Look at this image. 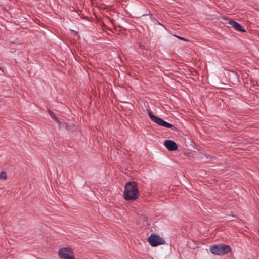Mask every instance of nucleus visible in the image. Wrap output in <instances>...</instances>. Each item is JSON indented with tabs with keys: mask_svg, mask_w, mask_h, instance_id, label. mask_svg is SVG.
Returning a JSON list of instances; mask_svg holds the SVG:
<instances>
[{
	"mask_svg": "<svg viewBox=\"0 0 259 259\" xmlns=\"http://www.w3.org/2000/svg\"><path fill=\"white\" fill-rule=\"evenodd\" d=\"M139 195L137 184L135 182H128L125 185L124 197L127 200H135Z\"/></svg>",
	"mask_w": 259,
	"mask_h": 259,
	"instance_id": "1",
	"label": "nucleus"
},
{
	"mask_svg": "<svg viewBox=\"0 0 259 259\" xmlns=\"http://www.w3.org/2000/svg\"><path fill=\"white\" fill-rule=\"evenodd\" d=\"M231 248L229 245L225 244H218L211 246L209 250L214 255H223L231 251Z\"/></svg>",
	"mask_w": 259,
	"mask_h": 259,
	"instance_id": "2",
	"label": "nucleus"
},
{
	"mask_svg": "<svg viewBox=\"0 0 259 259\" xmlns=\"http://www.w3.org/2000/svg\"><path fill=\"white\" fill-rule=\"evenodd\" d=\"M148 114L150 118L158 125L168 128H171L173 130L176 129V127H175L172 124L169 123L164 121L162 119L154 115L151 111H148Z\"/></svg>",
	"mask_w": 259,
	"mask_h": 259,
	"instance_id": "3",
	"label": "nucleus"
},
{
	"mask_svg": "<svg viewBox=\"0 0 259 259\" xmlns=\"http://www.w3.org/2000/svg\"><path fill=\"white\" fill-rule=\"evenodd\" d=\"M148 242L152 246H157L165 244L164 239L156 234H151L148 238Z\"/></svg>",
	"mask_w": 259,
	"mask_h": 259,
	"instance_id": "4",
	"label": "nucleus"
},
{
	"mask_svg": "<svg viewBox=\"0 0 259 259\" xmlns=\"http://www.w3.org/2000/svg\"><path fill=\"white\" fill-rule=\"evenodd\" d=\"M61 259H75L73 252L70 248H63L59 251Z\"/></svg>",
	"mask_w": 259,
	"mask_h": 259,
	"instance_id": "5",
	"label": "nucleus"
},
{
	"mask_svg": "<svg viewBox=\"0 0 259 259\" xmlns=\"http://www.w3.org/2000/svg\"><path fill=\"white\" fill-rule=\"evenodd\" d=\"M165 147L170 151H173L177 150L178 146L176 143L172 140H165L164 142Z\"/></svg>",
	"mask_w": 259,
	"mask_h": 259,
	"instance_id": "6",
	"label": "nucleus"
},
{
	"mask_svg": "<svg viewBox=\"0 0 259 259\" xmlns=\"http://www.w3.org/2000/svg\"><path fill=\"white\" fill-rule=\"evenodd\" d=\"M230 25L233 27L236 30L240 31V32H245V30L242 28L241 25H240L238 23L233 21V20H229L228 23Z\"/></svg>",
	"mask_w": 259,
	"mask_h": 259,
	"instance_id": "7",
	"label": "nucleus"
},
{
	"mask_svg": "<svg viewBox=\"0 0 259 259\" xmlns=\"http://www.w3.org/2000/svg\"><path fill=\"white\" fill-rule=\"evenodd\" d=\"M50 116L57 123L60 124V122L54 114L50 110L48 111Z\"/></svg>",
	"mask_w": 259,
	"mask_h": 259,
	"instance_id": "8",
	"label": "nucleus"
},
{
	"mask_svg": "<svg viewBox=\"0 0 259 259\" xmlns=\"http://www.w3.org/2000/svg\"><path fill=\"white\" fill-rule=\"evenodd\" d=\"M0 179L6 180L7 179V174L6 172H2L0 174Z\"/></svg>",
	"mask_w": 259,
	"mask_h": 259,
	"instance_id": "9",
	"label": "nucleus"
},
{
	"mask_svg": "<svg viewBox=\"0 0 259 259\" xmlns=\"http://www.w3.org/2000/svg\"><path fill=\"white\" fill-rule=\"evenodd\" d=\"M176 37L179 38V39L181 40H183V41H187L188 40L185 39V38L183 37H181V36H177V35H174Z\"/></svg>",
	"mask_w": 259,
	"mask_h": 259,
	"instance_id": "10",
	"label": "nucleus"
},
{
	"mask_svg": "<svg viewBox=\"0 0 259 259\" xmlns=\"http://www.w3.org/2000/svg\"><path fill=\"white\" fill-rule=\"evenodd\" d=\"M0 70H2L3 72H4V70L2 68L0 67Z\"/></svg>",
	"mask_w": 259,
	"mask_h": 259,
	"instance_id": "11",
	"label": "nucleus"
}]
</instances>
